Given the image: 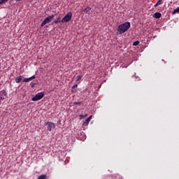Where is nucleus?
Returning <instances> with one entry per match:
<instances>
[{"label":"nucleus","instance_id":"1","mask_svg":"<svg viewBox=\"0 0 179 179\" xmlns=\"http://www.w3.org/2000/svg\"><path fill=\"white\" fill-rule=\"evenodd\" d=\"M129 27H131V23L129 22H124L119 25L117 31L119 34H123L125 31H128Z\"/></svg>","mask_w":179,"mask_h":179},{"label":"nucleus","instance_id":"2","mask_svg":"<svg viewBox=\"0 0 179 179\" xmlns=\"http://www.w3.org/2000/svg\"><path fill=\"white\" fill-rule=\"evenodd\" d=\"M55 16L54 15H51L48 17H47L41 23V27H44L47 23H50V22H52V20L54 19Z\"/></svg>","mask_w":179,"mask_h":179},{"label":"nucleus","instance_id":"3","mask_svg":"<svg viewBox=\"0 0 179 179\" xmlns=\"http://www.w3.org/2000/svg\"><path fill=\"white\" fill-rule=\"evenodd\" d=\"M72 19V13L69 12L62 20V23H68Z\"/></svg>","mask_w":179,"mask_h":179},{"label":"nucleus","instance_id":"4","mask_svg":"<svg viewBox=\"0 0 179 179\" xmlns=\"http://www.w3.org/2000/svg\"><path fill=\"white\" fill-rule=\"evenodd\" d=\"M43 97L44 92H39L32 98V101H38V100H41Z\"/></svg>","mask_w":179,"mask_h":179},{"label":"nucleus","instance_id":"5","mask_svg":"<svg viewBox=\"0 0 179 179\" xmlns=\"http://www.w3.org/2000/svg\"><path fill=\"white\" fill-rule=\"evenodd\" d=\"M45 125L47 126V129L49 132H51L52 129H55V124L52 123V122H47Z\"/></svg>","mask_w":179,"mask_h":179},{"label":"nucleus","instance_id":"6","mask_svg":"<svg viewBox=\"0 0 179 179\" xmlns=\"http://www.w3.org/2000/svg\"><path fill=\"white\" fill-rule=\"evenodd\" d=\"M90 120H92V116H90L85 120V122L83 123V126L87 127L89 125V122H90Z\"/></svg>","mask_w":179,"mask_h":179},{"label":"nucleus","instance_id":"7","mask_svg":"<svg viewBox=\"0 0 179 179\" xmlns=\"http://www.w3.org/2000/svg\"><path fill=\"white\" fill-rule=\"evenodd\" d=\"M90 10H92V8L87 6V8L83 10V12H85V13L89 15V13H90Z\"/></svg>","mask_w":179,"mask_h":179},{"label":"nucleus","instance_id":"8","mask_svg":"<svg viewBox=\"0 0 179 179\" xmlns=\"http://www.w3.org/2000/svg\"><path fill=\"white\" fill-rule=\"evenodd\" d=\"M33 79H36V76H32L30 78H24V82H30L31 80H33Z\"/></svg>","mask_w":179,"mask_h":179},{"label":"nucleus","instance_id":"9","mask_svg":"<svg viewBox=\"0 0 179 179\" xmlns=\"http://www.w3.org/2000/svg\"><path fill=\"white\" fill-rule=\"evenodd\" d=\"M155 19H160L162 17V13L157 12L155 13Z\"/></svg>","mask_w":179,"mask_h":179},{"label":"nucleus","instance_id":"10","mask_svg":"<svg viewBox=\"0 0 179 179\" xmlns=\"http://www.w3.org/2000/svg\"><path fill=\"white\" fill-rule=\"evenodd\" d=\"M3 96H8L6 90L0 91V97H2Z\"/></svg>","mask_w":179,"mask_h":179},{"label":"nucleus","instance_id":"11","mask_svg":"<svg viewBox=\"0 0 179 179\" xmlns=\"http://www.w3.org/2000/svg\"><path fill=\"white\" fill-rule=\"evenodd\" d=\"M76 89H78V85H75L71 88L72 93H76Z\"/></svg>","mask_w":179,"mask_h":179},{"label":"nucleus","instance_id":"12","mask_svg":"<svg viewBox=\"0 0 179 179\" xmlns=\"http://www.w3.org/2000/svg\"><path fill=\"white\" fill-rule=\"evenodd\" d=\"M22 76H18L15 78V82L16 83H20L22 82Z\"/></svg>","mask_w":179,"mask_h":179},{"label":"nucleus","instance_id":"13","mask_svg":"<svg viewBox=\"0 0 179 179\" xmlns=\"http://www.w3.org/2000/svg\"><path fill=\"white\" fill-rule=\"evenodd\" d=\"M62 20H61V17H58L55 20L53 21L54 23L58 24L61 23Z\"/></svg>","mask_w":179,"mask_h":179},{"label":"nucleus","instance_id":"14","mask_svg":"<svg viewBox=\"0 0 179 179\" xmlns=\"http://www.w3.org/2000/svg\"><path fill=\"white\" fill-rule=\"evenodd\" d=\"M37 179H47V175L43 174V175H41L38 177Z\"/></svg>","mask_w":179,"mask_h":179},{"label":"nucleus","instance_id":"15","mask_svg":"<svg viewBox=\"0 0 179 179\" xmlns=\"http://www.w3.org/2000/svg\"><path fill=\"white\" fill-rule=\"evenodd\" d=\"M82 78H83V76H78L76 77V82H79V80H82Z\"/></svg>","mask_w":179,"mask_h":179},{"label":"nucleus","instance_id":"16","mask_svg":"<svg viewBox=\"0 0 179 179\" xmlns=\"http://www.w3.org/2000/svg\"><path fill=\"white\" fill-rule=\"evenodd\" d=\"M9 0H1L0 1V5H2V3H5L8 2Z\"/></svg>","mask_w":179,"mask_h":179},{"label":"nucleus","instance_id":"17","mask_svg":"<svg viewBox=\"0 0 179 179\" xmlns=\"http://www.w3.org/2000/svg\"><path fill=\"white\" fill-rule=\"evenodd\" d=\"M133 45H134V46L139 45V41H136L134 42Z\"/></svg>","mask_w":179,"mask_h":179},{"label":"nucleus","instance_id":"18","mask_svg":"<svg viewBox=\"0 0 179 179\" xmlns=\"http://www.w3.org/2000/svg\"><path fill=\"white\" fill-rule=\"evenodd\" d=\"M85 117H87V115H80V120H83Z\"/></svg>","mask_w":179,"mask_h":179},{"label":"nucleus","instance_id":"19","mask_svg":"<svg viewBox=\"0 0 179 179\" xmlns=\"http://www.w3.org/2000/svg\"><path fill=\"white\" fill-rule=\"evenodd\" d=\"M179 12V7H178L176 9H175L173 12V13H178Z\"/></svg>","mask_w":179,"mask_h":179},{"label":"nucleus","instance_id":"20","mask_svg":"<svg viewBox=\"0 0 179 179\" xmlns=\"http://www.w3.org/2000/svg\"><path fill=\"white\" fill-rule=\"evenodd\" d=\"M157 5H162L163 3V0H159L157 2Z\"/></svg>","mask_w":179,"mask_h":179},{"label":"nucleus","instance_id":"21","mask_svg":"<svg viewBox=\"0 0 179 179\" xmlns=\"http://www.w3.org/2000/svg\"><path fill=\"white\" fill-rule=\"evenodd\" d=\"M74 104H76V106H78V105L80 106V104H82V102L80 101L74 102Z\"/></svg>","mask_w":179,"mask_h":179},{"label":"nucleus","instance_id":"22","mask_svg":"<svg viewBox=\"0 0 179 179\" xmlns=\"http://www.w3.org/2000/svg\"><path fill=\"white\" fill-rule=\"evenodd\" d=\"M30 86H31V87H34L36 86V83H31Z\"/></svg>","mask_w":179,"mask_h":179},{"label":"nucleus","instance_id":"23","mask_svg":"<svg viewBox=\"0 0 179 179\" xmlns=\"http://www.w3.org/2000/svg\"><path fill=\"white\" fill-rule=\"evenodd\" d=\"M2 100H5V97L0 96V103L2 101Z\"/></svg>","mask_w":179,"mask_h":179},{"label":"nucleus","instance_id":"24","mask_svg":"<svg viewBox=\"0 0 179 179\" xmlns=\"http://www.w3.org/2000/svg\"><path fill=\"white\" fill-rule=\"evenodd\" d=\"M159 6V4H157V3L155 5V8Z\"/></svg>","mask_w":179,"mask_h":179},{"label":"nucleus","instance_id":"25","mask_svg":"<svg viewBox=\"0 0 179 179\" xmlns=\"http://www.w3.org/2000/svg\"><path fill=\"white\" fill-rule=\"evenodd\" d=\"M20 87L18 88V90H20Z\"/></svg>","mask_w":179,"mask_h":179},{"label":"nucleus","instance_id":"26","mask_svg":"<svg viewBox=\"0 0 179 179\" xmlns=\"http://www.w3.org/2000/svg\"><path fill=\"white\" fill-rule=\"evenodd\" d=\"M16 1H20V0H16Z\"/></svg>","mask_w":179,"mask_h":179}]
</instances>
